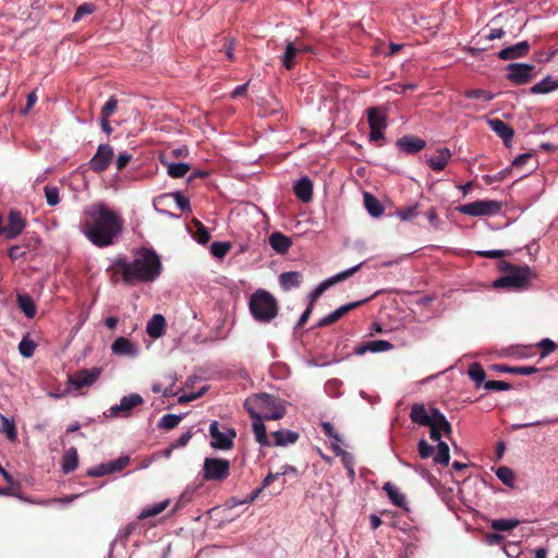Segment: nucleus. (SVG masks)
<instances>
[{"mask_svg":"<svg viewBox=\"0 0 558 558\" xmlns=\"http://www.w3.org/2000/svg\"><path fill=\"white\" fill-rule=\"evenodd\" d=\"M108 270L113 282L136 286L155 281L160 275L161 262L155 251L141 248L135 252L132 260L125 256L116 257Z\"/></svg>","mask_w":558,"mask_h":558,"instance_id":"1","label":"nucleus"},{"mask_svg":"<svg viewBox=\"0 0 558 558\" xmlns=\"http://www.w3.org/2000/svg\"><path fill=\"white\" fill-rule=\"evenodd\" d=\"M123 220L104 203L89 205L83 210L81 232L96 246L112 245L122 231Z\"/></svg>","mask_w":558,"mask_h":558,"instance_id":"2","label":"nucleus"},{"mask_svg":"<svg viewBox=\"0 0 558 558\" xmlns=\"http://www.w3.org/2000/svg\"><path fill=\"white\" fill-rule=\"evenodd\" d=\"M244 408L250 416H259L264 420H280L286 414L284 401L266 392L250 396L244 402Z\"/></svg>","mask_w":558,"mask_h":558,"instance_id":"3","label":"nucleus"},{"mask_svg":"<svg viewBox=\"0 0 558 558\" xmlns=\"http://www.w3.org/2000/svg\"><path fill=\"white\" fill-rule=\"evenodd\" d=\"M250 311L257 322L268 323L278 314L277 301L269 292L257 290L251 296Z\"/></svg>","mask_w":558,"mask_h":558,"instance_id":"4","label":"nucleus"},{"mask_svg":"<svg viewBox=\"0 0 558 558\" xmlns=\"http://www.w3.org/2000/svg\"><path fill=\"white\" fill-rule=\"evenodd\" d=\"M410 418L420 426L430 425L436 421L445 427L446 436H449L452 432L451 424L446 416L436 408L430 407L427 409L424 403H414L411 407Z\"/></svg>","mask_w":558,"mask_h":558,"instance_id":"5","label":"nucleus"},{"mask_svg":"<svg viewBox=\"0 0 558 558\" xmlns=\"http://www.w3.org/2000/svg\"><path fill=\"white\" fill-rule=\"evenodd\" d=\"M509 274L494 281L495 288H525L532 277V271L529 266H508Z\"/></svg>","mask_w":558,"mask_h":558,"instance_id":"6","label":"nucleus"},{"mask_svg":"<svg viewBox=\"0 0 558 558\" xmlns=\"http://www.w3.org/2000/svg\"><path fill=\"white\" fill-rule=\"evenodd\" d=\"M502 205L500 202L495 199H481L472 203L459 205L456 209L460 214L483 217V216H495L501 211Z\"/></svg>","mask_w":558,"mask_h":558,"instance_id":"7","label":"nucleus"},{"mask_svg":"<svg viewBox=\"0 0 558 558\" xmlns=\"http://www.w3.org/2000/svg\"><path fill=\"white\" fill-rule=\"evenodd\" d=\"M210 446L218 450H229L233 447L236 433L233 428L220 426L217 421L209 425Z\"/></svg>","mask_w":558,"mask_h":558,"instance_id":"8","label":"nucleus"},{"mask_svg":"<svg viewBox=\"0 0 558 558\" xmlns=\"http://www.w3.org/2000/svg\"><path fill=\"white\" fill-rule=\"evenodd\" d=\"M202 472L206 481L222 482L230 474V462L221 458H205Z\"/></svg>","mask_w":558,"mask_h":558,"instance_id":"9","label":"nucleus"},{"mask_svg":"<svg viewBox=\"0 0 558 558\" xmlns=\"http://www.w3.org/2000/svg\"><path fill=\"white\" fill-rule=\"evenodd\" d=\"M101 367H92L80 369L76 373L69 376L66 380L65 391L78 390L84 387L92 386L101 375Z\"/></svg>","mask_w":558,"mask_h":558,"instance_id":"10","label":"nucleus"},{"mask_svg":"<svg viewBox=\"0 0 558 558\" xmlns=\"http://www.w3.org/2000/svg\"><path fill=\"white\" fill-rule=\"evenodd\" d=\"M363 263H360L349 269H345L343 271H340L339 274L324 280L320 282L311 293H310V302L312 305L327 289L332 287L333 284L341 282L349 277L353 276L356 271L360 270Z\"/></svg>","mask_w":558,"mask_h":558,"instance_id":"11","label":"nucleus"},{"mask_svg":"<svg viewBox=\"0 0 558 558\" xmlns=\"http://www.w3.org/2000/svg\"><path fill=\"white\" fill-rule=\"evenodd\" d=\"M144 399L138 393H130L121 398L119 404L109 409V416L112 417H129L134 408L142 405Z\"/></svg>","mask_w":558,"mask_h":558,"instance_id":"12","label":"nucleus"},{"mask_svg":"<svg viewBox=\"0 0 558 558\" xmlns=\"http://www.w3.org/2000/svg\"><path fill=\"white\" fill-rule=\"evenodd\" d=\"M114 153L109 144H100L95 155L89 159L88 167L96 173L104 172L113 159Z\"/></svg>","mask_w":558,"mask_h":558,"instance_id":"13","label":"nucleus"},{"mask_svg":"<svg viewBox=\"0 0 558 558\" xmlns=\"http://www.w3.org/2000/svg\"><path fill=\"white\" fill-rule=\"evenodd\" d=\"M534 65L527 63H511L507 66V77L517 85L529 83L533 77Z\"/></svg>","mask_w":558,"mask_h":558,"instance_id":"14","label":"nucleus"},{"mask_svg":"<svg viewBox=\"0 0 558 558\" xmlns=\"http://www.w3.org/2000/svg\"><path fill=\"white\" fill-rule=\"evenodd\" d=\"M9 223L8 226H2V235H4L8 240H13L17 238L26 227V221L23 218L22 214L17 210H11L9 213Z\"/></svg>","mask_w":558,"mask_h":558,"instance_id":"15","label":"nucleus"},{"mask_svg":"<svg viewBox=\"0 0 558 558\" xmlns=\"http://www.w3.org/2000/svg\"><path fill=\"white\" fill-rule=\"evenodd\" d=\"M111 351L119 356L135 357L140 352V347L125 337H119L112 342Z\"/></svg>","mask_w":558,"mask_h":558,"instance_id":"16","label":"nucleus"},{"mask_svg":"<svg viewBox=\"0 0 558 558\" xmlns=\"http://www.w3.org/2000/svg\"><path fill=\"white\" fill-rule=\"evenodd\" d=\"M396 145L401 151L415 154L425 147L426 142L413 135H404L397 141Z\"/></svg>","mask_w":558,"mask_h":558,"instance_id":"17","label":"nucleus"},{"mask_svg":"<svg viewBox=\"0 0 558 558\" xmlns=\"http://www.w3.org/2000/svg\"><path fill=\"white\" fill-rule=\"evenodd\" d=\"M392 343L387 340H373L354 348L353 354L364 355L367 352L378 353L386 352L392 349Z\"/></svg>","mask_w":558,"mask_h":558,"instance_id":"18","label":"nucleus"},{"mask_svg":"<svg viewBox=\"0 0 558 558\" xmlns=\"http://www.w3.org/2000/svg\"><path fill=\"white\" fill-rule=\"evenodd\" d=\"M530 50V44L526 40L520 41L513 46L501 49L498 52V57L501 60H512L522 58L527 54Z\"/></svg>","mask_w":558,"mask_h":558,"instance_id":"19","label":"nucleus"},{"mask_svg":"<svg viewBox=\"0 0 558 558\" xmlns=\"http://www.w3.org/2000/svg\"><path fill=\"white\" fill-rule=\"evenodd\" d=\"M451 156H452V154L449 148H447V147L438 148L436 150V154L430 156L427 159V165L434 171H437V172L442 171L446 168Z\"/></svg>","mask_w":558,"mask_h":558,"instance_id":"20","label":"nucleus"},{"mask_svg":"<svg viewBox=\"0 0 558 558\" xmlns=\"http://www.w3.org/2000/svg\"><path fill=\"white\" fill-rule=\"evenodd\" d=\"M298 56L296 40L287 39L284 43V51L282 56H280L282 66L287 70L293 69L296 63Z\"/></svg>","mask_w":558,"mask_h":558,"instance_id":"21","label":"nucleus"},{"mask_svg":"<svg viewBox=\"0 0 558 558\" xmlns=\"http://www.w3.org/2000/svg\"><path fill=\"white\" fill-rule=\"evenodd\" d=\"M293 191L299 199L307 203L313 196V183L307 177L301 178L295 182Z\"/></svg>","mask_w":558,"mask_h":558,"instance_id":"22","label":"nucleus"},{"mask_svg":"<svg viewBox=\"0 0 558 558\" xmlns=\"http://www.w3.org/2000/svg\"><path fill=\"white\" fill-rule=\"evenodd\" d=\"M269 245L278 254H286L292 245V241L289 236L281 232H274L269 236Z\"/></svg>","mask_w":558,"mask_h":558,"instance_id":"23","label":"nucleus"},{"mask_svg":"<svg viewBox=\"0 0 558 558\" xmlns=\"http://www.w3.org/2000/svg\"><path fill=\"white\" fill-rule=\"evenodd\" d=\"M271 446L286 447L293 445L299 439V434L289 429L276 430L271 434Z\"/></svg>","mask_w":558,"mask_h":558,"instance_id":"24","label":"nucleus"},{"mask_svg":"<svg viewBox=\"0 0 558 558\" xmlns=\"http://www.w3.org/2000/svg\"><path fill=\"white\" fill-rule=\"evenodd\" d=\"M253 418L252 427L255 435L256 441L264 447H271V440L269 439L266 430V426L263 422L264 418L259 416H251Z\"/></svg>","mask_w":558,"mask_h":558,"instance_id":"25","label":"nucleus"},{"mask_svg":"<svg viewBox=\"0 0 558 558\" xmlns=\"http://www.w3.org/2000/svg\"><path fill=\"white\" fill-rule=\"evenodd\" d=\"M166 319L161 314H155L147 323L146 332L151 338H160L165 333Z\"/></svg>","mask_w":558,"mask_h":558,"instance_id":"26","label":"nucleus"},{"mask_svg":"<svg viewBox=\"0 0 558 558\" xmlns=\"http://www.w3.org/2000/svg\"><path fill=\"white\" fill-rule=\"evenodd\" d=\"M488 124L490 129L504 140L505 143H508L513 137V130L502 120L500 119H492L488 120Z\"/></svg>","mask_w":558,"mask_h":558,"instance_id":"27","label":"nucleus"},{"mask_svg":"<svg viewBox=\"0 0 558 558\" xmlns=\"http://www.w3.org/2000/svg\"><path fill=\"white\" fill-rule=\"evenodd\" d=\"M386 113L380 108L373 107L367 110L369 129H386Z\"/></svg>","mask_w":558,"mask_h":558,"instance_id":"28","label":"nucleus"},{"mask_svg":"<svg viewBox=\"0 0 558 558\" xmlns=\"http://www.w3.org/2000/svg\"><path fill=\"white\" fill-rule=\"evenodd\" d=\"M383 489L387 493L390 501L402 509H407L405 496L393 484L387 482L384 484Z\"/></svg>","mask_w":558,"mask_h":558,"instance_id":"29","label":"nucleus"},{"mask_svg":"<svg viewBox=\"0 0 558 558\" xmlns=\"http://www.w3.org/2000/svg\"><path fill=\"white\" fill-rule=\"evenodd\" d=\"M78 466L77 450L74 447L69 448L62 457V471L64 474L71 473Z\"/></svg>","mask_w":558,"mask_h":558,"instance_id":"30","label":"nucleus"},{"mask_svg":"<svg viewBox=\"0 0 558 558\" xmlns=\"http://www.w3.org/2000/svg\"><path fill=\"white\" fill-rule=\"evenodd\" d=\"M17 305L27 318H34L37 307L34 300L28 294H17Z\"/></svg>","mask_w":558,"mask_h":558,"instance_id":"31","label":"nucleus"},{"mask_svg":"<svg viewBox=\"0 0 558 558\" xmlns=\"http://www.w3.org/2000/svg\"><path fill=\"white\" fill-rule=\"evenodd\" d=\"M364 205L367 210V213L372 217H380L384 214V207L380 204V202L372 194L365 193L364 194Z\"/></svg>","mask_w":558,"mask_h":558,"instance_id":"32","label":"nucleus"},{"mask_svg":"<svg viewBox=\"0 0 558 558\" xmlns=\"http://www.w3.org/2000/svg\"><path fill=\"white\" fill-rule=\"evenodd\" d=\"M279 282L283 290L296 288L301 283V275L298 271H286L279 276Z\"/></svg>","mask_w":558,"mask_h":558,"instance_id":"33","label":"nucleus"},{"mask_svg":"<svg viewBox=\"0 0 558 558\" xmlns=\"http://www.w3.org/2000/svg\"><path fill=\"white\" fill-rule=\"evenodd\" d=\"M558 88V78L554 80L550 76H547L535 85L532 86V94H547Z\"/></svg>","mask_w":558,"mask_h":558,"instance_id":"34","label":"nucleus"},{"mask_svg":"<svg viewBox=\"0 0 558 558\" xmlns=\"http://www.w3.org/2000/svg\"><path fill=\"white\" fill-rule=\"evenodd\" d=\"M170 504L169 499H165L154 505L146 506L138 514L140 520H144L150 517H155L161 513Z\"/></svg>","mask_w":558,"mask_h":558,"instance_id":"35","label":"nucleus"},{"mask_svg":"<svg viewBox=\"0 0 558 558\" xmlns=\"http://www.w3.org/2000/svg\"><path fill=\"white\" fill-rule=\"evenodd\" d=\"M0 433L4 434L10 441H15L17 438L15 422L2 414H0Z\"/></svg>","mask_w":558,"mask_h":558,"instance_id":"36","label":"nucleus"},{"mask_svg":"<svg viewBox=\"0 0 558 558\" xmlns=\"http://www.w3.org/2000/svg\"><path fill=\"white\" fill-rule=\"evenodd\" d=\"M190 170V165L186 162H169L167 163V173L169 177L179 179L183 178Z\"/></svg>","mask_w":558,"mask_h":558,"instance_id":"37","label":"nucleus"},{"mask_svg":"<svg viewBox=\"0 0 558 558\" xmlns=\"http://www.w3.org/2000/svg\"><path fill=\"white\" fill-rule=\"evenodd\" d=\"M450 461L449 447L445 441L437 444V450L434 456V462L436 464L447 465Z\"/></svg>","mask_w":558,"mask_h":558,"instance_id":"38","label":"nucleus"},{"mask_svg":"<svg viewBox=\"0 0 558 558\" xmlns=\"http://www.w3.org/2000/svg\"><path fill=\"white\" fill-rule=\"evenodd\" d=\"M518 525H519V521L517 519H498V520H494L490 523V527L493 530L502 531V532L511 531L514 527H517Z\"/></svg>","mask_w":558,"mask_h":558,"instance_id":"39","label":"nucleus"},{"mask_svg":"<svg viewBox=\"0 0 558 558\" xmlns=\"http://www.w3.org/2000/svg\"><path fill=\"white\" fill-rule=\"evenodd\" d=\"M168 379L170 381V386L167 387V388H162V385L160 383H155L151 387V390L155 392V393H162L163 397H173V396H177V391L173 390V385L175 384L177 381V377L175 375L173 374H170L168 376Z\"/></svg>","mask_w":558,"mask_h":558,"instance_id":"40","label":"nucleus"},{"mask_svg":"<svg viewBox=\"0 0 558 558\" xmlns=\"http://www.w3.org/2000/svg\"><path fill=\"white\" fill-rule=\"evenodd\" d=\"M496 476L507 486L513 487L515 482V476L513 471L508 466H499L496 470Z\"/></svg>","mask_w":558,"mask_h":558,"instance_id":"41","label":"nucleus"},{"mask_svg":"<svg viewBox=\"0 0 558 558\" xmlns=\"http://www.w3.org/2000/svg\"><path fill=\"white\" fill-rule=\"evenodd\" d=\"M183 415H177V414H166L163 415L160 421L158 422V427L170 430L179 425V423L182 421Z\"/></svg>","mask_w":558,"mask_h":558,"instance_id":"42","label":"nucleus"},{"mask_svg":"<svg viewBox=\"0 0 558 558\" xmlns=\"http://www.w3.org/2000/svg\"><path fill=\"white\" fill-rule=\"evenodd\" d=\"M464 96L470 99H480L484 102H489L495 97L492 92L480 88L469 89L464 93Z\"/></svg>","mask_w":558,"mask_h":558,"instance_id":"43","label":"nucleus"},{"mask_svg":"<svg viewBox=\"0 0 558 558\" xmlns=\"http://www.w3.org/2000/svg\"><path fill=\"white\" fill-rule=\"evenodd\" d=\"M45 198L49 206L54 207L60 203V190L54 185H46L44 187Z\"/></svg>","mask_w":558,"mask_h":558,"instance_id":"44","label":"nucleus"},{"mask_svg":"<svg viewBox=\"0 0 558 558\" xmlns=\"http://www.w3.org/2000/svg\"><path fill=\"white\" fill-rule=\"evenodd\" d=\"M35 350L36 343L28 336H25L19 343V352L24 357H32Z\"/></svg>","mask_w":558,"mask_h":558,"instance_id":"45","label":"nucleus"},{"mask_svg":"<svg viewBox=\"0 0 558 558\" xmlns=\"http://www.w3.org/2000/svg\"><path fill=\"white\" fill-rule=\"evenodd\" d=\"M418 204L408 206L396 211V215L402 221H410L418 215Z\"/></svg>","mask_w":558,"mask_h":558,"instance_id":"46","label":"nucleus"},{"mask_svg":"<svg viewBox=\"0 0 558 558\" xmlns=\"http://www.w3.org/2000/svg\"><path fill=\"white\" fill-rule=\"evenodd\" d=\"M230 243L228 242H214L210 246L211 254L217 258L225 257L230 251Z\"/></svg>","mask_w":558,"mask_h":558,"instance_id":"47","label":"nucleus"},{"mask_svg":"<svg viewBox=\"0 0 558 558\" xmlns=\"http://www.w3.org/2000/svg\"><path fill=\"white\" fill-rule=\"evenodd\" d=\"M129 462L130 458L128 456H122L116 460L107 462L110 474L122 471L129 464Z\"/></svg>","mask_w":558,"mask_h":558,"instance_id":"48","label":"nucleus"},{"mask_svg":"<svg viewBox=\"0 0 558 558\" xmlns=\"http://www.w3.org/2000/svg\"><path fill=\"white\" fill-rule=\"evenodd\" d=\"M469 376L477 386L484 383L485 372L480 364H473L469 369Z\"/></svg>","mask_w":558,"mask_h":558,"instance_id":"49","label":"nucleus"},{"mask_svg":"<svg viewBox=\"0 0 558 558\" xmlns=\"http://www.w3.org/2000/svg\"><path fill=\"white\" fill-rule=\"evenodd\" d=\"M118 107V100L114 96H111L100 110V117L108 118L112 116Z\"/></svg>","mask_w":558,"mask_h":558,"instance_id":"50","label":"nucleus"},{"mask_svg":"<svg viewBox=\"0 0 558 558\" xmlns=\"http://www.w3.org/2000/svg\"><path fill=\"white\" fill-rule=\"evenodd\" d=\"M196 227V241L201 244H206L209 242L210 234L207 228L199 221H195Z\"/></svg>","mask_w":558,"mask_h":558,"instance_id":"51","label":"nucleus"},{"mask_svg":"<svg viewBox=\"0 0 558 558\" xmlns=\"http://www.w3.org/2000/svg\"><path fill=\"white\" fill-rule=\"evenodd\" d=\"M95 11V5L92 3H83L77 9L73 16V22H78L86 15L92 14Z\"/></svg>","mask_w":558,"mask_h":558,"instance_id":"52","label":"nucleus"},{"mask_svg":"<svg viewBox=\"0 0 558 558\" xmlns=\"http://www.w3.org/2000/svg\"><path fill=\"white\" fill-rule=\"evenodd\" d=\"M537 347L542 350L541 357L544 359L555 351L556 343L553 340L545 338L537 343Z\"/></svg>","mask_w":558,"mask_h":558,"instance_id":"53","label":"nucleus"},{"mask_svg":"<svg viewBox=\"0 0 558 558\" xmlns=\"http://www.w3.org/2000/svg\"><path fill=\"white\" fill-rule=\"evenodd\" d=\"M486 390L504 391L509 390L511 385L502 380H488L484 383Z\"/></svg>","mask_w":558,"mask_h":558,"instance_id":"54","label":"nucleus"},{"mask_svg":"<svg viewBox=\"0 0 558 558\" xmlns=\"http://www.w3.org/2000/svg\"><path fill=\"white\" fill-rule=\"evenodd\" d=\"M418 454L422 459H428L435 452V448L425 439H421L417 444Z\"/></svg>","mask_w":558,"mask_h":558,"instance_id":"55","label":"nucleus"},{"mask_svg":"<svg viewBox=\"0 0 558 558\" xmlns=\"http://www.w3.org/2000/svg\"><path fill=\"white\" fill-rule=\"evenodd\" d=\"M557 423H558V417H553V418H545V420H541V421H536V422L514 424V425H512V428L513 429H522V428H526L530 426L550 425V424H557Z\"/></svg>","mask_w":558,"mask_h":558,"instance_id":"56","label":"nucleus"},{"mask_svg":"<svg viewBox=\"0 0 558 558\" xmlns=\"http://www.w3.org/2000/svg\"><path fill=\"white\" fill-rule=\"evenodd\" d=\"M430 430H429V437L434 440V441H441L440 438H441V433L445 434V427L442 425H440V423L438 424V422L434 421V423H432L430 425H427Z\"/></svg>","mask_w":558,"mask_h":558,"instance_id":"57","label":"nucleus"},{"mask_svg":"<svg viewBox=\"0 0 558 558\" xmlns=\"http://www.w3.org/2000/svg\"><path fill=\"white\" fill-rule=\"evenodd\" d=\"M107 474H110L108 463H101V464H99L93 469H89L87 471V475L93 476V477H100V476H105Z\"/></svg>","mask_w":558,"mask_h":558,"instance_id":"58","label":"nucleus"},{"mask_svg":"<svg viewBox=\"0 0 558 558\" xmlns=\"http://www.w3.org/2000/svg\"><path fill=\"white\" fill-rule=\"evenodd\" d=\"M322 427L324 429V433L325 435L329 438V439H335L337 441H341V437L340 435L335 430L333 426L331 423L329 422H324L322 424Z\"/></svg>","mask_w":558,"mask_h":558,"instance_id":"59","label":"nucleus"},{"mask_svg":"<svg viewBox=\"0 0 558 558\" xmlns=\"http://www.w3.org/2000/svg\"><path fill=\"white\" fill-rule=\"evenodd\" d=\"M365 301L366 300L356 301V302H351V303L344 304V305L338 307L337 310H335V312L337 313V316L340 318L344 314H347L349 311H351V310L360 306L361 304H363Z\"/></svg>","mask_w":558,"mask_h":558,"instance_id":"60","label":"nucleus"},{"mask_svg":"<svg viewBox=\"0 0 558 558\" xmlns=\"http://www.w3.org/2000/svg\"><path fill=\"white\" fill-rule=\"evenodd\" d=\"M480 256L488 257V258H500L507 256L509 254L508 251L505 250H489V251H480L477 252Z\"/></svg>","mask_w":558,"mask_h":558,"instance_id":"61","label":"nucleus"},{"mask_svg":"<svg viewBox=\"0 0 558 558\" xmlns=\"http://www.w3.org/2000/svg\"><path fill=\"white\" fill-rule=\"evenodd\" d=\"M537 369L534 366H514L511 374L529 376L535 374Z\"/></svg>","mask_w":558,"mask_h":558,"instance_id":"62","label":"nucleus"},{"mask_svg":"<svg viewBox=\"0 0 558 558\" xmlns=\"http://www.w3.org/2000/svg\"><path fill=\"white\" fill-rule=\"evenodd\" d=\"M391 88L398 94H404L407 90L416 89L417 84L416 83H410V84L396 83L392 85Z\"/></svg>","mask_w":558,"mask_h":558,"instance_id":"63","label":"nucleus"},{"mask_svg":"<svg viewBox=\"0 0 558 558\" xmlns=\"http://www.w3.org/2000/svg\"><path fill=\"white\" fill-rule=\"evenodd\" d=\"M132 156L129 153L119 154L116 165L119 170H122L131 160Z\"/></svg>","mask_w":558,"mask_h":558,"instance_id":"64","label":"nucleus"}]
</instances>
